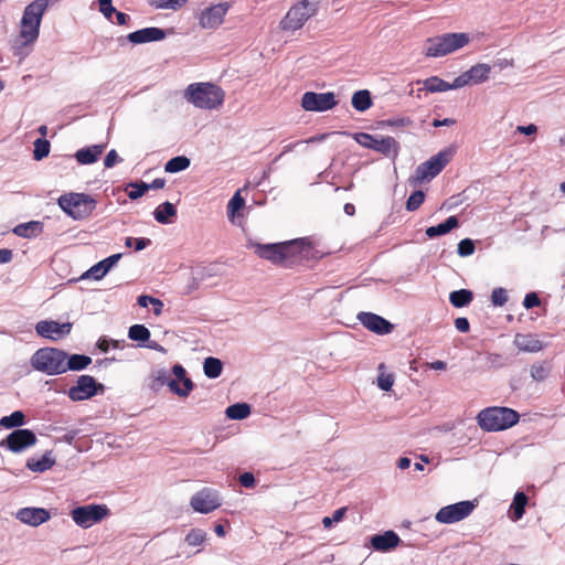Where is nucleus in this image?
I'll list each match as a JSON object with an SVG mask.
<instances>
[{
	"label": "nucleus",
	"mask_w": 565,
	"mask_h": 565,
	"mask_svg": "<svg viewBox=\"0 0 565 565\" xmlns=\"http://www.w3.org/2000/svg\"><path fill=\"white\" fill-rule=\"evenodd\" d=\"M345 511L347 509L345 508H340L338 510H335L332 514V516H324L322 519V524L326 529L330 527L334 522H339L343 519L344 514H345Z\"/></svg>",
	"instance_id": "obj_54"
},
{
	"label": "nucleus",
	"mask_w": 565,
	"mask_h": 565,
	"mask_svg": "<svg viewBox=\"0 0 565 565\" xmlns=\"http://www.w3.org/2000/svg\"><path fill=\"white\" fill-rule=\"evenodd\" d=\"M459 226V221L457 216H449L445 222L439 223L435 226H429L426 228L425 233L427 237L435 238L437 236L446 235L452 230Z\"/></svg>",
	"instance_id": "obj_25"
},
{
	"label": "nucleus",
	"mask_w": 565,
	"mask_h": 565,
	"mask_svg": "<svg viewBox=\"0 0 565 565\" xmlns=\"http://www.w3.org/2000/svg\"><path fill=\"white\" fill-rule=\"evenodd\" d=\"M425 201V193L422 190L414 191L406 201V210L416 211Z\"/></svg>",
	"instance_id": "obj_46"
},
{
	"label": "nucleus",
	"mask_w": 565,
	"mask_h": 565,
	"mask_svg": "<svg viewBox=\"0 0 565 565\" xmlns=\"http://www.w3.org/2000/svg\"><path fill=\"white\" fill-rule=\"evenodd\" d=\"M179 382L180 381L171 379L170 376L166 385L173 394L180 397H188L194 387L192 380H184L182 386L179 384Z\"/></svg>",
	"instance_id": "obj_36"
},
{
	"label": "nucleus",
	"mask_w": 565,
	"mask_h": 565,
	"mask_svg": "<svg viewBox=\"0 0 565 565\" xmlns=\"http://www.w3.org/2000/svg\"><path fill=\"white\" fill-rule=\"evenodd\" d=\"M106 145H93L78 149L74 157L79 164H92L103 154Z\"/></svg>",
	"instance_id": "obj_24"
},
{
	"label": "nucleus",
	"mask_w": 565,
	"mask_h": 565,
	"mask_svg": "<svg viewBox=\"0 0 565 565\" xmlns=\"http://www.w3.org/2000/svg\"><path fill=\"white\" fill-rule=\"evenodd\" d=\"M25 423V415L22 411H14L9 416H3L0 419V426L6 429L21 427Z\"/></svg>",
	"instance_id": "obj_41"
},
{
	"label": "nucleus",
	"mask_w": 565,
	"mask_h": 565,
	"mask_svg": "<svg viewBox=\"0 0 565 565\" xmlns=\"http://www.w3.org/2000/svg\"><path fill=\"white\" fill-rule=\"evenodd\" d=\"M122 254H113L90 267V274H96L95 280L102 279L119 262Z\"/></svg>",
	"instance_id": "obj_26"
},
{
	"label": "nucleus",
	"mask_w": 565,
	"mask_h": 565,
	"mask_svg": "<svg viewBox=\"0 0 565 565\" xmlns=\"http://www.w3.org/2000/svg\"><path fill=\"white\" fill-rule=\"evenodd\" d=\"M172 373L175 376V380L183 383L184 380H191L186 376V371L181 364H174L172 367Z\"/></svg>",
	"instance_id": "obj_62"
},
{
	"label": "nucleus",
	"mask_w": 565,
	"mask_h": 565,
	"mask_svg": "<svg viewBox=\"0 0 565 565\" xmlns=\"http://www.w3.org/2000/svg\"><path fill=\"white\" fill-rule=\"evenodd\" d=\"M43 231V224L39 221H30L26 223L18 224L13 228V233L17 236L24 238H32L41 234Z\"/></svg>",
	"instance_id": "obj_28"
},
{
	"label": "nucleus",
	"mask_w": 565,
	"mask_h": 565,
	"mask_svg": "<svg viewBox=\"0 0 565 565\" xmlns=\"http://www.w3.org/2000/svg\"><path fill=\"white\" fill-rule=\"evenodd\" d=\"M337 105L333 93L306 92L301 98V106L307 111H327Z\"/></svg>",
	"instance_id": "obj_14"
},
{
	"label": "nucleus",
	"mask_w": 565,
	"mask_h": 565,
	"mask_svg": "<svg viewBox=\"0 0 565 565\" xmlns=\"http://www.w3.org/2000/svg\"><path fill=\"white\" fill-rule=\"evenodd\" d=\"M35 434L28 428H18L11 431L6 439L0 443V447L18 454L36 444Z\"/></svg>",
	"instance_id": "obj_13"
},
{
	"label": "nucleus",
	"mask_w": 565,
	"mask_h": 565,
	"mask_svg": "<svg viewBox=\"0 0 565 565\" xmlns=\"http://www.w3.org/2000/svg\"><path fill=\"white\" fill-rule=\"evenodd\" d=\"M473 299V294L469 289H459L451 291L449 301L455 308H462L468 306Z\"/></svg>",
	"instance_id": "obj_37"
},
{
	"label": "nucleus",
	"mask_w": 565,
	"mask_h": 565,
	"mask_svg": "<svg viewBox=\"0 0 565 565\" xmlns=\"http://www.w3.org/2000/svg\"><path fill=\"white\" fill-rule=\"evenodd\" d=\"M223 371V362L214 356H207L203 362L204 375L209 379H217Z\"/></svg>",
	"instance_id": "obj_34"
},
{
	"label": "nucleus",
	"mask_w": 565,
	"mask_h": 565,
	"mask_svg": "<svg viewBox=\"0 0 565 565\" xmlns=\"http://www.w3.org/2000/svg\"><path fill=\"white\" fill-rule=\"evenodd\" d=\"M515 345L519 350L524 352H539L542 350V342L537 339H534L530 335H520L518 334L514 340Z\"/></svg>",
	"instance_id": "obj_32"
},
{
	"label": "nucleus",
	"mask_w": 565,
	"mask_h": 565,
	"mask_svg": "<svg viewBox=\"0 0 565 565\" xmlns=\"http://www.w3.org/2000/svg\"><path fill=\"white\" fill-rule=\"evenodd\" d=\"M186 0H152L151 4L158 9H172L181 8Z\"/></svg>",
	"instance_id": "obj_52"
},
{
	"label": "nucleus",
	"mask_w": 565,
	"mask_h": 565,
	"mask_svg": "<svg viewBox=\"0 0 565 565\" xmlns=\"http://www.w3.org/2000/svg\"><path fill=\"white\" fill-rule=\"evenodd\" d=\"M394 384V376L393 374H384V373H380V375L377 376V386L382 390V391H390L392 388Z\"/></svg>",
	"instance_id": "obj_55"
},
{
	"label": "nucleus",
	"mask_w": 565,
	"mask_h": 565,
	"mask_svg": "<svg viewBox=\"0 0 565 565\" xmlns=\"http://www.w3.org/2000/svg\"><path fill=\"white\" fill-rule=\"evenodd\" d=\"M470 38L467 33H445L426 39L424 54L427 57H441L467 45Z\"/></svg>",
	"instance_id": "obj_4"
},
{
	"label": "nucleus",
	"mask_w": 565,
	"mask_h": 565,
	"mask_svg": "<svg viewBox=\"0 0 565 565\" xmlns=\"http://www.w3.org/2000/svg\"><path fill=\"white\" fill-rule=\"evenodd\" d=\"M491 66L489 64L480 63L471 66L466 71L469 84H480L489 78Z\"/></svg>",
	"instance_id": "obj_27"
},
{
	"label": "nucleus",
	"mask_w": 565,
	"mask_h": 565,
	"mask_svg": "<svg viewBox=\"0 0 565 565\" xmlns=\"http://www.w3.org/2000/svg\"><path fill=\"white\" fill-rule=\"evenodd\" d=\"M245 204L244 199L241 196L239 192H236L227 204V214L228 216H234V214L241 210Z\"/></svg>",
	"instance_id": "obj_51"
},
{
	"label": "nucleus",
	"mask_w": 565,
	"mask_h": 565,
	"mask_svg": "<svg viewBox=\"0 0 565 565\" xmlns=\"http://www.w3.org/2000/svg\"><path fill=\"white\" fill-rule=\"evenodd\" d=\"M546 374H547V371L546 369L539 364V365H533L531 367V376L536 380V381H542L546 377Z\"/></svg>",
	"instance_id": "obj_60"
},
{
	"label": "nucleus",
	"mask_w": 565,
	"mask_h": 565,
	"mask_svg": "<svg viewBox=\"0 0 565 565\" xmlns=\"http://www.w3.org/2000/svg\"><path fill=\"white\" fill-rule=\"evenodd\" d=\"M170 377V373L167 369H158L151 373L149 388L153 392H158L164 386Z\"/></svg>",
	"instance_id": "obj_40"
},
{
	"label": "nucleus",
	"mask_w": 565,
	"mask_h": 565,
	"mask_svg": "<svg viewBox=\"0 0 565 565\" xmlns=\"http://www.w3.org/2000/svg\"><path fill=\"white\" fill-rule=\"evenodd\" d=\"M351 104L358 111H365L372 106L371 93L367 89H361L353 94Z\"/></svg>",
	"instance_id": "obj_33"
},
{
	"label": "nucleus",
	"mask_w": 565,
	"mask_h": 565,
	"mask_svg": "<svg viewBox=\"0 0 565 565\" xmlns=\"http://www.w3.org/2000/svg\"><path fill=\"white\" fill-rule=\"evenodd\" d=\"M466 85H469L466 72L457 76L452 83H449L450 89H458Z\"/></svg>",
	"instance_id": "obj_61"
},
{
	"label": "nucleus",
	"mask_w": 565,
	"mask_h": 565,
	"mask_svg": "<svg viewBox=\"0 0 565 565\" xmlns=\"http://www.w3.org/2000/svg\"><path fill=\"white\" fill-rule=\"evenodd\" d=\"M34 149H33V158L36 161H40L44 158H46L51 150V143L45 138H38L34 141Z\"/></svg>",
	"instance_id": "obj_44"
},
{
	"label": "nucleus",
	"mask_w": 565,
	"mask_h": 565,
	"mask_svg": "<svg viewBox=\"0 0 565 565\" xmlns=\"http://www.w3.org/2000/svg\"><path fill=\"white\" fill-rule=\"evenodd\" d=\"M455 327L459 332L466 333L470 330L469 320L465 317H459L455 320Z\"/></svg>",
	"instance_id": "obj_63"
},
{
	"label": "nucleus",
	"mask_w": 565,
	"mask_h": 565,
	"mask_svg": "<svg viewBox=\"0 0 565 565\" xmlns=\"http://www.w3.org/2000/svg\"><path fill=\"white\" fill-rule=\"evenodd\" d=\"M424 87L430 93H440L450 89L449 83L437 76L426 78L424 82Z\"/></svg>",
	"instance_id": "obj_43"
},
{
	"label": "nucleus",
	"mask_w": 565,
	"mask_h": 565,
	"mask_svg": "<svg viewBox=\"0 0 565 565\" xmlns=\"http://www.w3.org/2000/svg\"><path fill=\"white\" fill-rule=\"evenodd\" d=\"M191 164V161L185 156H177L171 158L164 166V170L168 173H178L185 169H188Z\"/></svg>",
	"instance_id": "obj_42"
},
{
	"label": "nucleus",
	"mask_w": 565,
	"mask_h": 565,
	"mask_svg": "<svg viewBox=\"0 0 565 565\" xmlns=\"http://www.w3.org/2000/svg\"><path fill=\"white\" fill-rule=\"evenodd\" d=\"M475 242L470 238H463L458 243L457 253L461 257L470 256L475 253Z\"/></svg>",
	"instance_id": "obj_48"
},
{
	"label": "nucleus",
	"mask_w": 565,
	"mask_h": 565,
	"mask_svg": "<svg viewBox=\"0 0 565 565\" xmlns=\"http://www.w3.org/2000/svg\"><path fill=\"white\" fill-rule=\"evenodd\" d=\"M413 121L409 117H398V118H391V119H384L379 121V126L382 129L385 128H403L412 126Z\"/></svg>",
	"instance_id": "obj_45"
},
{
	"label": "nucleus",
	"mask_w": 565,
	"mask_h": 565,
	"mask_svg": "<svg viewBox=\"0 0 565 565\" xmlns=\"http://www.w3.org/2000/svg\"><path fill=\"white\" fill-rule=\"evenodd\" d=\"M61 210L75 221H82L92 215L97 201L89 194L70 192L57 199Z\"/></svg>",
	"instance_id": "obj_5"
},
{
	"label": "nucleus",
	"mask_w": 565,
	"mask_h": 565,
	"mask_svg": "<svg viewBox=\"0 0 565 565\" xmlns=\"http://www.w3.org/2000/svg\"><path fill=\"white\" fill-rule=\"evenodd\" d=\"M520 415L509 407L492 406L482 409L477 422L484 431H501L518 424Z\"/></svg>",
	"instance_id": "obj_1"
},
{
	"label": "nucleus",
	"mask_w": 565,
	"mask_h": 565,
	"mask_svg": "<svg viewBox=\"0 0 565 565\" xmlns=\"http://www.w3.org/2000/svg\"><path fill=\"white\" fill-rule=\"evenodd\" d=\"M452 156L454 150L451 148L440 150L437 154L417 166L412 182L416 185L425 180L430 181L443 171Z\"/></svg>",
	"instance_id": "obj_8"
},
{
	"label": "nucleus",
	"mask_w": 565,
	"mask_h": 565,
	"mask_svg": "<svg viewBox=\"0 0 565 565\" xmlns=\"http://www.w3.org/2000/svg\"><path fill=\"white\" fill-rule=\"evenodd\" d=\"M49 6V0H34L23 11L20 22V38L23 45L34 43L40 33L43 14Z\"/></svg>",
	"instance_id": "obj_3"
},
{
	"label": "nucleus",
	"mask_w": 565,
	"mask_h": 565,
	"mask_svg": "<svg viewBox=\"0 0 565 565\" xmlns=\"http://www.w3.org/2000/svg\"><path fill=\"white\" fill-rule=\"evenodd\" d=\"M249 246L255 249V253L260 258L267 259L273 264L284 263V253H287L286 248H288L282 242L274 244L249 243Z\"/></svg>",
	"instance_id": "obj_18"
},
{
	"label": "nucleus",
	"mask_w": 565,
	"mask_h": 565,
	"mask_svg": "<svg viewBox=\"0 0 565 565\" xmlns=\"http://www.w3.org/2000/svg\"><path fill=\"white\" fill-rule=\"evenodd\" d=\"M285 246H288L286 248L287 253H284V263L290 262L294 263L298 258L309 257L311 253V244L307 238H297L292 241L284 242Z\"/></svg>",
	"instance_id": "obj_20"
},
{
	"label": "nucleus",
	"mask_w": 565,
	"mask_h": 565,
	"mask_svg": "<svg viewBox=\"0 0 565 565\" xmlns=\"http://www.w3.org/2000/svg\"><path fill=\"white\" fill-rule=\"evenodd\" d=\"M516 131L526 136H531L537 131V127L534 124H530L527 126H518Z\"/></svg>",
	"instance_id": "obj_64"
},
{
	"label": "nucleus",
	"mask_w": 565,
	"mask_h": 565,
	"mask_svg": "<svg viewBox=\"0 0 565 565\" xmlns=\"http://www.w3.org/2000/svg\"><path fill=\"white\" fill-rule=\"evenodd\" d=\"M164 38L166 31L157 26L143 28L134 31L127 35L128 41L132 44H143L162 41Z\"/></svg>",
	"instance_id": "obj_21"
},
{
	"label": "nucleus",
	"mask_w": 565,
	"mask_h": 565,
	"mask_svg": "<svg viewBox=\"0 0 565 565\" xmlns=\"http://www.w3.org/2000/svg\"><path fill=\"white\" fill-rule=\"evenodd\" d=\"M150 244H151V239L146 238V237H139V238L127 237L125 241V245L127 247L134 246L135 250H137V252L145 249Z\"/></svg>",
	"instance_id": "obj_53"
},
{
	"label": "nucleus",
	"mask_w": 565,
	"mask_h": 565,
	"mask_svg": "<svg viewBox=\"0 0 565 565\" xmlns=\"http://www.w3.org/2000/svg\"><path fill=\"white\" fill-rule=\"evenodd\" d=\"M356 318L363 327L380 335L388 334L394 329L388 320L373 312L362 311L358 313Z\"/></svg>",
	"instance_id": "obj_17"
},
{
	"label": "nucleus",
	"mask_w": 565,
	"mask_h": 565,
	"mask_svg": "<svg viewBox=\"0 0 565 565\" xmlns=\"http://www.w3.org/2000/svg\"><path fill=\"white\" fill-rule=\"evenodd\" d=\"M527 501L529 499L524 492L519 491L514 494L510 507V510L512 511V519L514 521L520 520L524 515Z\"/></svg>",
	"instance_id": "obj_35"
},
{
	"label": "nucleus",
	"mask_w": 565,
	"mask_h": 565,
	"mask_svg": "<svg viewBox=\"0 0 565 565\" xmlns=\"http://www.w3.org/2000/svg\"><path fill=\"white\" fill-rule=\"evenodd\" d=\"M98 3L99 11L106 19L110 20L113 14L116 12V9L111 4V0H98Z\"/></svg>",
	"instance_id": "obj_56"
},
{
	"label": "nucleus",
	"mask_w": 565,
	"mask_h": 565,
	"mask_svg": "<svg viewBox=\"0 0 565 565\" xmlns=\"http://www.w3.org/2000/svg\"><path fill=\"white\" fill-rule=\"evenodd\" d=\"M541 300L536 292L532 291L525 295L523 299V306L525 309H532L534 307L540 306Z\"/></svg>",
	"instance_id": "obj_57"
},
{
	"label": "nucleus",
	"mask_w": 565,
	"mask_h": 565,
	"mask_svg": "<svg viewBox=\"0 0 565 565\" xmlns=\"http://www.w3.org/2000/svg\"><path fill=\"white\" fill-rule=\"evenodd\" d=\"M475 508V501H460L441 508L435 519L441 524H452L470 515Z\"/></svg>",
	"instance_id": "obj_12"
},
{
	"label": "nucleus",
	"mask_w": 565,
	"mask_h": 565,
	"mask_svg": "<svg viewBox=\"0 0 565 565\" xmlns=\"http://www.w3.org/2000/svg\"><path fill=\"white\" fill-rule=\"evenodd\" d=\"M121 158L118 156L115 149H111L105 157L104 166L106 168H113L117 162H120Z\"/></svg>",
	"instance_id": "obj_58"
},
{
	"label": "nucleus",
	"mask_w": 565,
	"mask_h": 565,
	"mask_svg": "<svg viewBox=\"0 0 565 565\" xmlns=\"http://www.w3.org/2000/svg\"><path fill=\"white\" fill-rule=\"evenodd\" d=\"M92 363V358L85 354H68L65 359V373L67 371H83Z\"/></svg>",
	"instance_id": "obj_31"
},
{
	"label": "nucleus",
	"mask_w": 565,
	"mask_h": 565,
	"mask_svg": "<svg viewBox=\"0 0 565 565\" xmlns=\"http://www.w3.org/2000/svg\"><path fill=\"white\" fill-rule=\"evenodd\" d=\"M508 301V292L504 288H494L491 292V302L495 307H502Z\"/></svg>",
	"instance_id": "obj_50"
},
{
	"label": "nucleus",
	"mask_w": 565,
	"mask_h": 565,
	"mask_svg": "<svg viewBox=\"0 0 565 565\" xmlns=\"http://www.w3.org/2000/svg\"><path fill=\"white\" fill-rule=\"evenodd\" d=\"M190 505L195 512L207 514L221 505V499L216 490L203 488L192 495Z\"/></svg>",
	"instance_id": "obj_15"
},
{
	"label": "nucleus",
	"mask_w": 565,
	"mask_h": 565,
	"mask_svg": "<svg viewBox=\"0 0 565 565\" xmlns=\"http://www.w3.org/2000/svg\"><path fill=\"white\" fill-rule=\"evenodd\" d=\"M204 540L205 533L199 529L191 530L185 536V542L190 546H199L204 542Z\"/></svg>",
	"instance_id": "obj_49"
},
{
	"label": "nucleus",
	"mask_w": 565,
	"mask_h": 565,
	"mask_svg": "<svg viewBox=\"0 0 565 565\" xmlns=\"http://www.w3.org/2000/svg\"><path fill=\"white\" fill-rule=\"evenodd\" d=\"M401 542L399 536L392 530L385 531L383 534L371 536V546L379 552H388L396 547Z\"/></svg>",
	"instance_id": "obj_23"
},
{
	"label": "nucleus",
	"mask_w": 565,
	"mask_h": 565,
	"mask_svg": "<svg viewBox=\"0 0 565 565\" xmlns=\"http://www.w3.org/2000/svg\"><path fill=\"white\" fill-rule=\"evenodd\" d=\"M106 387L98 383L92 375L78 376L76 384L70 387L67 396L73 402L89 399L98 394H104Z\"/></svg>",
	"instance_id": "obj_10"
},
{
	"label": "nucleus",
	"mask_w": 565,
	"mask_h": 565,
	"mask_svg": "<svg viewBox=\"0 0 565 565\" xmlns=\"http://www.w3.org/2000/svg\"><path fill=\"white\" fill-rule=\"evenodd\" d=\"M177 216V209L171 202L161 203L153 211L154 220L160 224H171L172 218Z\"/></svg>",
	"instance_id": "obj_30"
},
{
	"label": "nucleus",
	"mask_w": 565,
	"mask_h": 565,
	"mask_svg": "<svg viewBox=\"0 0 565 565\" xmlns=\"http://www.w3.org/2000/svg\"><path fill=\"white\" fill-rule=\"evenodd\" d=\"M129 188H131V190L128 192V198L130 200H137L139 198H141L147 191H148V186H147V183L146 182H130L128 184Z\"/></svg>",
	"instance_id": "obj_47"
},
{
	"label": "nucleus",
	"mask_w": 565,
	"mask_h": 565,
	"mask_svg": "<svg viewBox=\"0 0 565 565\" xmlns=\"http://www.w3.org/2000/svg\"><path fill=\"white\" fill-rule=\"evenodd\" d=\"M67 352L56 348L39 349L31 358V365L34 370L47 375H60L65 373V359Z\"/></svg>",
	"instance_id": "obj_6"
},
{
	"label": "nucleus",
	"mask_w": 565,
	"mask_h": 565,
	"mask_svg": "<svg viewBox=\"0 0 565 565\" xmlns=\"http://www.w3.org/2000/svg\"><path fill=\"white\" fill-rule=\"evenodd\" d=\"M150 331L143 324H132L128 330V338L132 341H137L139 347H143L150 339Z\"/></svg>",
	"instance_id": "obj_39"
},
{
	"label": "nucleus",
	"mask_w": 565,
	"mask_h": 565,
	"mask_svg": "<svg viewBox=\"0 0 565 565\" xmlns=\"http://www.w3.org/2000/svg\"><path fill=\"white\" fill-rule=\"evenodd\" d=\"M50 516V512L44 508H22L17 512V519L31 526L43 524Z\"/></svg>",
	"instance_id": "obj_22"
},
{
	"label": "nucleus",
	"mask_w": 565,
	"mask_h": 565,
	"mask_svg": "<svg viewBox=\"0 0 565 565\" xmlns=\"http://www.w3.org/2000/svg\"><path fill=\"white\" fill-rule=\"evenodd\" d=\"M109 513L105 504H87L81 505L72 510L71 515L73 521L83 529H88L92 525L102 521Z\"/></svg>",
	"instance_id": "obj_11"
},
{
	"label": "nucleus",
	"mask_w": 565,
	"mask_h": 565,
	"mask_svg": "<svg viewBox=\"0 0 565 565\" xmlns=\"http://www.w3.org/2000/svg\"><path fill=\"white\" fill-rule=\"evenodd\" d=\"M227 3H218L205 9L200 15V24L204 29H215L222 22L228 10Z\"/></svg>",
	"instance_id": "obj_19"
},
{
	"label": "nucleus",
	"mask_w": 565,
	"mask_h": 565,
	"mask_svg": "<svg viewBox=\"0 0 565 565\" xmlns=\"http://www.w3.org/2000/svg\"><path fill=\"white\" fill-rule=\"evenodd\" d=\"M320 0H301L292 6L280 21L284 31H297L313 17L319 9Z\"/></svg>",
	"instance_id": "obj_7"
},
{
	"label": "nucleus",
	"mask_w": 565,
	"mask_h": 565,
	"mask_svg": "<svg viewBox=\"0 0 565 565\" xmlns=\"http://www.w3.org/2000/svg\"><path fill=\"white\" fill-rule=\"evenodd\" d=\"M224 92L211 83L190 84L185 89V99L198 108L215 109L224 102Z\"/></svg>",
	"instance_id": "obj_2"
},
{
	"label": "nucleus",
	"mask_w": 565,
	"mask_h": 565,
	"mask_svg": "<svg viewBox=\"0 0 565 565\" xmlns=\"http://www.w3.org/2000/svg\"><path fill=\"white\" fill-rule=\"evenodd\" d=\"M353 139L362 147L374 150L385 157H397L399 143L390 136L377 138L366 132H356Z\"/></svg>",
	"instance_id": "obj_9"
},
{
	"label": "nucleus",
	"mask_w": 565,
	"mask_h": 565,
	"mask_svg": "<svg viewBox=\"0 0 565 565\" xmlns=\"http://www.w3.org/2000/svg\"><path fill=\"white\" fill-rule=\"evenodd\" d=\"M55 463L52 457V451H46L40 459L29 458L26 460V468L33 472H44L51 469Z\"/></svg>",
	"instance_id": "obj_29"
},
{
	"label": "nucleus",
	"mask_w": 565,
	"mask_h": 565,
	"mask_svg": "<svg viewBox=\"0 0 565 565\" xmlns=\"http://www.w3.org/2000/svg\"><path fill=\"white\" fill-rule=\"evenodd\" d=\"M227 418L242 420L249 416L250 406L247 403H235L225 409Z\"/></svg>",
	"instance_id": "obj_38"
},
{
	"label": "nucleus",
	"mask_w": 565,
	"mask_h": 565,
	"mask_svg": "<svg viewBox=\"0 0 565 565\" xmlns=\"http://www.w3.org/2000/svg\"><path fill=\"white\" fill-rule=\"evenodd\" d=\"M72 327L71 322L60 323L54 320H41L35 324V331L42 338L57 341L68 335Z\"/></svg>",
	"instance_id": "obj_16"
},
{
	"label": "nucleus",
	"mask_w": 565,
	"mask_h": 565,
	"mask_svg": "<svg viewBox=\"0 0 565 565\" xmlns=\"http://www.w3.org/2000/svg\"><path fill=\"white\" fill-rule=\"evenodd\" d=\"M239 480V483L244 487V488H253L256 483V480H255V477L252 472H244L239 476L238 478Z\"/></svg>",
	"instance_id": "obj_59"
}]
</instances>
